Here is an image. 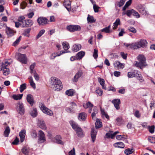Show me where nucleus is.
Listing matches in <instances>:
<instances>
[{
	"label": "nucleus",
	"instance_id": "nucleus-1",
	"mask_svg": "<svg viewBox=\"0 0 155 155\" xmlns=\"http://www.w3.org/2000/svg\"><path fill=\"white\" fill-rule=\"evenodd\" d=\"M51 87L54 90L59 91L62 88L61 82L60 80L55 77H51Z\"/></svg>",
	"mask_w": 155,
	"mask_h": 155
},
{
	"label": "nucleus",
	"instance_id": "nucleus-2",
	"mask_svg": "<svg viewBox=\"0 0 155 155\" xmlns=\"http://www.w3.org/2000/svg\"><path fill=\"white\" fill-rule=\"evenodd\" d=\"M139 61H136L135 65L136 66L142 69L144 66L147 65L145 57L143 54L139 55L137 57Z\"/></svg>",
	"mask_w": 155,
	"mask_h": 155
},
{
	"label": "nucleus",
	"instance_id": "nucleus-3",
	"mask_svg": "<svg viewBox=\"0 0 155 155\" xmlns=\"http://www.w3.org/2000/svg\"><path fill=\"white\" fill-rule=\"evenodd\" d=\"M15 57L17 60L23 64H26L27 63V58L25 54L20 53L16 54Z\"/></svg>",
	"mask_w": 155,
	"mask_h": 155
},
{
	"label": "nucleus",
	"instance_id": "nucleus-4",
	"mask_svg": "<svg viewBox=\"0 0 155 155\" xmlns=\"http://www.w3.org/2000/svg\"><path fill=\"white\" fill-rule=\"evenodd\" d=\"M147 44V42L146 40L141 39L136 43H134L132 45L133 46L134 49H137L141 47H145Z\"/></svg>",
	"mask_w": 155,
	"mask_h": 155
},
{
	"label": "nucleus",
	"instance_id": "nucleus-5",
	"mask_svg": "<svg viewBox=\"0 0 155 155\" xmlns=\"http://www.w3.org/2000/svg\"><path fill=\"white\" fill-rule=\"evenodd\" d=\"M40 107L42 111L45 114L49 116H52L53 113L52 111L47 108L44 104H40Z\"/></svg>",
	"mask_w": 155,
	"mask_h": 155
},
{
	"label": "nucleus",
	"instance_id": "nucleus-6",
	"mask_svg": "<svg viewBox=\"0 0 155 155\" xmlns=\"http://www.w3.org/2000/svg\"><path fill=\"white\" fill-rule=\"evenodd\" d=\"M137 9L139 12L142 15L147 16L149 15V12L144 5H140L138 6Z\"/></svg>",
	"mask_w": 155,
	"mask_h": 155
},
{
	"label": "nucleus",
	"instance_id": "nucleus-7",
	"mask_svg": "<svg viewBox=\"0 0 155 155\" xmlns=\"http://www.w3.org/2000/svg\"><path fill=\"white\" fill-rule=\"evenodd\" d=\"M67 29L70 32L79 31L81 30V27L77 25H70L67 27Z\"/></svg>",
	"mask_w": 155,
	"mask_h": 155
},
{
	"label": "nucleus",
	"instance_id": "nucleus-8",
	"mask_svg": "<svg viewBox=\"0 0 155 155\" xmlns=\"http://www.w3.org/2000/svg\"><path fill=\"white\" fill-rule=\"evenodd\" d=\"M39 138L38 143H42L46 141L45 134L44 132L40 130L38 132Z\"/></svg>",
	"mask_w": 155,
	"mask_h": 155
},
{
	"label": "nucleus",
	"instance_id": "nucleus-9",
	"mask_svg": "<svg viewBox=\"0 0 155 155\" xmlns=\"http://www.w3.org/2000/svg\"><path fill=\"white\" fill-rule=\"evenodd\" d=\"M48 20L46 18L41 17L38 18L37 22L39 25H44L47 23Z\"/></svg>",
	"mask_w": 155,
	"mask_h": 155
},
{
	"label": "nucleus",
	"instance_id": "nucleus-10",
	"mask_svg": "<svg viewBox=\"0 0 155 155\" xmlns=\"http://www.w3.org/2000/svg\"><path fill=\"white\" fill-rule=\"evenodd\" d=\"M119 133V132L118 131H116L114 133L112 131H109L108 133L106 134V136L107 138H111L113 139L117 133Z\"/></svg>",
	"mask_w": 155,
	"mask_h": 155
},
{
	"label": "nucleus",
	"instance_id": "nucleus-11",
	"mask_svg": "<svg viewBox=\"0 0 155 155\" xmlns=\"http://www.w3.org/2000/svg\"><path fill=\"white\" fill-rule=\"evenodd\" d=\"M112 102L114 105V106L117 110H119L120 108L119 104L120 103V101L119 99H115L112 101Z\"/></svg>",
	"mask_w": 155,
	"mask_h": 155
},
{
	"label": "nucleus",
	"instance_id": "nucleus-12",
	"mask_svg": "<svg viewBox=\"0 0 155 155\" xmlns=\"http://www.w3.org/2000/svg\"><path fill=\"white\" fill-rule=\"evenodd\" d=\"M18 113L22 115L24 114V109L22 103L19 102L18 105Z\"/></svg>",
	"mask_w": 155,
	"mask_h": 155
},
{
	"label": "nucleus",
	"instance_id": "nucleus-13",
	"mask_svg": "<svg viewBox=\"0 0 155 155\" xmlns=\"http://www.w3.org/2000/svg\"><path fill=\"white\" fill-rule=\"evenodd\" d=\"M64 5L68 11L71 10V2L69 0H65L64 2Z\"/></svg>",
	"mask_w": 155,
	"mask_h": 155
},
{
	"label": "nucleus",
	"instance_id": "nucleus-14",
	"mask_svg": "<svg viewBox=\"0 0 155 155\" xmlns=\"http://www.w3.org/2000/svg\"><path fill=\"white\" fill-rule=\"evenodd\" d=\"M26 131L25 130H21L19 133V136L20 139V141L22 143L24 141Z\"/></svg>",
	"mask_w": 155,
	"mask_h": 155
},
{
	"label": "nucleus",
	"instance_id": "nucleus-15",
	"mask_svg": "<svg viewBox=\"0 0 155 155\" xmlns=\"http://www.w3.org/2000/svg\"><path fill=\"white\" fill-rule=\"evenodd\" d=\"M97 134V131L95 130L94 128L91 129V136L92 139V141L94 142L95 140Z\"/></svg>",
	"mask_w": 155,
	"mask_h": 155
},
{
	"label": "nucleus",
	"instance_id": "nucleus-16",
	"mask_svg": "<svg viewBox=\"0 0 155 155\" xmlns=\"http://www.w3.org/2000/svg\"><path fill=\"white\" fill-rule=\"evenodd\" d=\"M70 123L72 128L76 131L78 130L80 127L77 124L73 121H70Z\"/></svg>",
	"mask_w": 155,
	"mask_h": 155
},
{
	"label": "nucleus",
	"instance_id": "nucleus-17",
	"mask_svg": "<svg viewBox=\"0 0 155 155\" xmlns=\"http://www.w3.org/2000/svg\"><path fill=\"white\" fill-rule=\"evenodd\" d=\"M87 115L84 113H80L78 116V118L81 121H84L85 120Z\"/></svg>",
	"mask_w": 155,
	"mask_h": 155
},
{
	"label": "nucleus",
	"instance_id": "nucleus-18",
	"mask_svg": "<svg viewBox=\"0 0 155 155\" xmlns=\"http://www.w3.org/2000/svg\"><path fill=\"white\" fill-rule=\"evenodd\" d=\"M81 48V46L79 44H75L72 47V50L74 52H77Z\"/></svg>",
	"mask_w": 155,
	"mask_h": 155
},
{
	"label": "nucleus",
	"instance_id": "nucleus-19",
	"mask_svg": "<svg viewBox=\"0 0 155 155\" xmlns=\"http://www.w3.org/2000/svg\"><path fill=\"white\" fill-rule=\"evenodd\" d=\"M82 71H78L74 76L73 81L75 82H77L78 79L80 78L82 75Z\"/></svg>",
	"mask_w": 155,
	"mask_h": 155
},
{
	"label": "nucleus",
	"instance_id": "nucleus-20",
	"mask_svg": "<svg viewBox=\"0 0 155 155\" xmlns=\"http://www.w3.org/2000/svg\"><path fill=\"white\" fill-rule=\"evenodd\" d=\"M1 70H3V74L5 76L8 75L9 73V69L7 68L5 66H2L0 70V71Z\"/></svg>",
	"mask_w": 155,
	"mask_h": 155
},
{
	"label": "nucleus",
	"instance_id": "nucleus-21",
	"mask_svg": "<svg viewBox=\"0 0 155 155\" xmlns=\"http://www.w3.org/2000/svg\"><path fill=\"white\" fill-rule=\"evenodd\" d=\"M101 117L102 118H104L105 117L107 120L109 119V116L107 114L104 110V109H101Z\"/></svg>",
	"mask_w": 155,
	"mask_h": 155
},
{
	"label": "nucleus",
	"instance_id": "nucleus-22",
	"mask_svg": "<svg viewBox=\"0 0 155 155\" xmlns=\"http://www.w3.org/2000/svg\"><path fill=\"white\" fill-rule=\"evenodd\" d=\"M25 25L24 27H26V28L29 27L31 26L33 24V22L30 19H28L25 20Z\"/></svg>",
	"mask_w": 155,
	"mask_h": 155
},
{
	"label": "nucleus",
	"instance_id": "nucleus-23",
	"mask_svg": "<svg viewBox=\"0 0 155 155\" xmlns=\"http://www.w3.org/2000/svg\"><path fill=\"white\" fill-rule=\"evenodd\" d=\"M98 81L100 84L101 85L102 88L106 90V87L104 85L105 81L104 80L101 78H98Z\"/></svg>",
	"mask_w": 155,
	"mask_h": 155
},
{
	"label": "nucleus",
	"instance_id": "nucleus-24",
	"mask_svg": "<svg viewBox=\"0 0 155 155\" xmlns=\"http://www.w3.org/2000/svg\"><path fill=\"white\" fill-rule=\"evenodd\" d=\"M27 100L28 102L31 104H32L33 100L32 96L30 94H28L27 97Z\"/></svg>",
	"mask_w": 155,
	"mask_h": 155
},
{
	"label": "nucleus",
	"instance_id": "nucleus-25",
	"mask_svg": "<svg viewBox=\"0 0 155 155\" xmlns=\"http://www.w3.org/2000/svg\"><path fill=\"white\" fill-rule=\"evenodd\" d=\"M77 135L80 137H84L83 132L82 130L80 127V128L76 131Z\"/></svg>",
	"mask_w": 155,
	"mask_h": 155
},
{
	"label": "nucleus",
	"instance_id": "nucleus-26",
	"mask_svg": "<svg viewBox=\"0 0 155 155\" xmlns=\"http://www.w3.org/2000/svg\"><path fill=\"white\" fill-rule=\"evenodd\" d=\"M38 125L40 128L42 129L45 130L46 128L45 124L43 121H39Z\"/></svg>",
	"mask_w": 155,
	"mask_h": 155
},
{
	"label": "nucleus",
	"instance_id": "nucleus-27",
	"mask_svg": "<svg viewBox=\"0 0 155 155\" xmlns=\"http://www.w3.org/2000/svg\"><path fill=\"white\" fill-rule=\"evenodd\" d=\"M114 146L118 148H124V145L122 142H118L114 143Z\"/></svg>",
	"mask_w": 155,
	"mask_h": 155
},
{
	"label": "nucleus",
	"instance_id": "nucleus-28",
	"mask_svg": "<svg viewBox=\"0 0 155 155\" xmlns=\"http://www.w3.org/2000/svg\"><path fill=\"white\" fill-rule=\"evenodd\" d=\"M31 116L33 117H37L38 115V112L36 108L33 109L30 113Z\"/></svg>",
	"mask_w": 155,
	"mask_h": 155
},
{
	"label": "nucleus",
	"instance_id": "nucleus-29",
	"mask_svg": "<svg viewBox=\"0 0 155 155\" xmlns=\"http://www.w3.org/2000/svg\"><path fill=\"white\" fill-rule=\"evenodd\" d=\"M29 151V148L26 147H23L22 149V153L25 155H27Z\"/></svg>",
	"mask_w": 155,
	"mask_h": 155
},
{
	"label": "nucleus",
	"instance_id": "nucleus-30",
	"mask_svg": "<svg viewBox=\"0 0 155 155\" xmlns=\"http://www.w3.org/2000/svg\"><path fill=\"white\" fill-rule=\"evenodd\" d=\"M87 20L88 23H94L95 21V20L94 19L93 16H90L89 15H88Z\"/></svg>",
	"mask_w": 155,
	"mask_h": 155
},
{
	"label": "nucleus",
	"instance_id": "nucleus-31",
	"mask_svg": "<svg viewBox=\"0 0 155 155\" xmlns=\"http://www.w3.org/2000/svg\"><path fill=\"white\" fill-rule=\"evenodd\" d=\"M6 32L8 36H11L14 35V32L10 28H7Z\"/></svg>",
	"mask_w": 155,
	"mask_h": 155
},
{
	"label": "nucleus",
	"instance_id": "nucleus-32",
	"mask_svg": "<svg viewBox=\"0 0 155 155\" xmlns=\"http://www.w3.org/2000/svg\"><path fill=\"white\" fill-rule=\"evenodd\" d=\"M120 23V20L119 18L117 19L115 22L114 23L113 28V29H115L117 28L118 25H119Z\"/></svg>",
	"mask_w": 155,
	"mask_h": 155
},
{
	"label": "nucleus",
	"instance_id": "nucleus-33",
	"mask_svg": "<svg viewBox=\"0 0 155 155\" xmlns=\"http://www.w3.org/2000/svg\"><path fill=\"white\" fill-rule=\"evenodd\" d=\"M136 77L138 80L141 82H143L144 81V80L142 75L140 74H139L138 73H137L136 74Z\"/></svg>",
	"mask_w": 155,
	"mask_h": 155
},
{
	"label": "nucleus",
	"instance_id": "nucleus-34",
	"mask_svg": "<svg viewBox=\"0 0 155 155\" xmlns=\"http://www.w3.org/2000/svg\"><path fill=\"white\" fill-rule=\"evenodd\" d=\"M85 52L83 51H81L78 53L77 54L78 58V59H80L84 55Z\"/></svg>",
	"mask_w": 155,
	"mask_h": 155
},
{
	"label": "nucleus",
	"instance_id": "nucleus-35",
	"mask_svg": "<svg viewBox=\"0 0 155 155\" xmlns=\"http://www.w3.org/2000/svg\"><path fill=\"white\" fill-rule=\"evenodd\" d=\"M62 45L65 51L67 50L70 47L69 45L67 42H64L62 43Z\"/></svg>",
	"mask_w": 155,
	"mask_h": 155
},
{
	"label": "nucleus",
	"instance_id": "nucleus-36",
	"mask_svg": "<svg viewBox=\"0 0 155 155\" xmlns=\"http://www.w3.org/2000/svg\"><path fill=\"white\" fill-rule=\"evenodd\" d=\"M110 25H109L108 27H106L102 30H101V31L102 32H104L106 33H109L110 32Z\"/></svg>",
	"mask_w": 155,
	"mask_h": 155
},
{
	"label": "nucleus",
	"instance_id": "nucleus-37",
	"mask_svg": "<svg viewBox=\"0 0 155 155\" xmlns=\"http://www.w3.org/2000/svg\"><path fill=\"white\" fill-rule=\"evenodd\" d=\"M95 127L96 128H98L102 126V122L100 121L99 119H97L95 124Z\"/></svg>",
	"mask_w": 155,
	"mask_h": 155
},
{
	"label": "nucleus",
	"instance_id": "nucleus-38",
	"mask_svg": "<svg viewBox=\"0 0 155 155\" xmlns=\"http://www.w3.org/2000/svg\"><path fill=\"white\" fill-rule=\"evenodd\" d=\"M23 96V94H19L18 95H13L12 97L15 100H18L21 99Z\"/></svg>",
	"mask_w": 155,
	"mask_h": 155
},
{
	"label": "nucleus",
	"instance_id": "nucleus-39",
	"mask_svg": "<svg viewBox=\"0 0 155 155\" xmlns=\"http://www.w3.org/2000/svg\"><path fill=\"white\" fill-rule=\"evenodd\" d=\"M10 129H9L8 127H7L4 132V135L5 137H7L10 132Z\"/></svg>",
	"mask_w": 155,
	"mask_h": 155
},
{
	"label": "nucleus",
	"instance_id": "nucleus-40",
	"mask_svg": "<svg viewBox=\"0 0 155 155\" xmlns=\"http://www.w3.org/2000/svg\"><path fill=\"white\" fill-rule=\"evenodd\" d=\"M97 113V109L95 108L94 109V112L91 114V117L93 119L95 120L96 118L95 117V115Z\"/></svg>",
	"mask_w": 155,
	"mask_h": 155
},
{
	"label": "nucleus",
	"instance_id": "nucleus-41",
	"mask_svg": "<svg viewBox=\"0 0 155 155\" xmlns=\"http://www.w3.org/2000/svg\"><path fill=\"white\" fill-rule=\"evenodd\" d=\"M137 72H128V73L127 76L129 78H132L136 77V74Z\"/></svg>",
	"mask_w": 155,
	"mask_h": 155
},
{
	"label": "nucleus",
	"instance_id": "nucleus-42",
	"mask_svg": "<svg viewBox=\"0 0 155 155\" xmlns=\"http://www.w3.org/2000/svg\"><path fill=\"white\" fill-rule=\"evenodd\" d=\"M66 94L69 96H72L74 94V92L72 90L70 89L67 90L66 91Z\"/></svg>",
	"mask_w": 155,
	"mask_h": 155
},
{
	"label": "nucleus",
	"instance_id": "nucleus-43",
	"mask_svg": "<svg viewBox=\"0 0 155 155\" xmlns=\"http://www.w3.org/2000/svg\"><path fill=\"white\" fill-rule=\"evenodd\" d=\"M93 104L90 102H88L86 104H84L83 107L85 108H91L93 107Z\"/></svg>",
	"mask_w": 155,
	"mask_h": 155
},
{
	"label": "nucleus",
	"instance_id": "nucleus-44",
	"mask_svg": "<svg viewBox=\"0 0 155 155\" xmlns=\"http://www.w3.org/2000/svg\"><path fill=\"white\" fill-rule=\"evenodd\" d=\"M132 15L137 18H139L140 17V15L138 13L133 9Z\"/></svg>",
	"mask_w": 155,
	"mask_h": 155
},
{
	"label": "nucleus",
	"instance_id": "nucleus-45",
	"mask_svg": "<svg viewBox=\"0 0 155 155\" xmlns=\"http://www.w3.org/2000/svg\"><path fill=\"white\" fill-rule=\"evenodd\" d=\"M26 88V84L25 83H24L21 84L20 86V91L21 93H22L24 90Z\"/></svg>",
	"mask_w": 155,
	"mask_h": 155
},
{
	"label": "nucleus",
	"instance_id": "nucleus-46",
	"mask_svg": "<svg viewBox=\"0 0 155 155\" xmlns=\"http://www.w3.org/2000/svg\"><path fill=\"white\" fill-rule=\"evenodd\" d=\"M21 38V36H20L17 39V40L14 42L13 45L14 46H15L17 45L19 41H20Z\"/></svg>",
	"mask_w": 155,
	"mask_h": 155
},
{
	"label": "nucleus",
	"instance_id": "nucleus-47",
	"mask_svg": "<svg viewBox=\"0 0 155 155\" xmlns=\"http://www.w3.org/2000/svg\"><path fill=\"white\" fill-rule=\"evenodd\" d=\"M36 64L34 63L31 64L30 66V73L31 74L33 73L34 71H36L35 70H34L35 66Z\"/></svg>",
	"mask_w": 155,
	"mask_h": 155
},
{
	"label": "nucleus",
	"instance_id": "nucleus-48",
	"mask_svg": "<svg viewBox=\"0 0 155 155\" xmlns=\"http://www.w3.org/2000/svg\"><path fill=\"white\" fill-rule=\"evenodd\" d=\"M133 149H126L124 151V153L126 155L130 154L133 152Z\"/></svg>",
	"mask_w": 155,
	"mask_h": 155
},
{
	"label": "nucleus",
	"instance_id": "nucleus-49",
	"mask_svg": "<svg viewBox=\"0 0 155 155\" xmlns=\"http://www.w3.org/2000/svg\"><path fill=\"white\" fill-rule=\"evenodd\" d=\"M148 128L149 129V132L150 133H153L154 132L155 127L154 125H153L151 126H148Z\"/></svg>",
	"mask_w": 155,
	"mask_h": 155
},
{
	"label": "nucleus",
	"instance_id": "nucleus-50",
	"mask_svg": "<svg viewBox=\"0 0 155 155\" xmlns=\"http://www.w3.org/2000/svg\"><path fill=\"white\" fill-rule=\"evenodd\" d=\"M100 7L96 5V4H93V8L95 12H98Z\"/></svg>",
	"mask_w": 155,
	"mask_h": 155
},
{
	"label": "nucleus",
	"instance_id": "nucleus-51",
	"mask_svg": "<svg viewBox=\"0 0 155 155\" xmlns=\"http://www.w3.org/2000/svg\"><path fill=\"white\" fill-rule=\"evenodd\" d=\"M45 32V30L44 29H42L39 32L37 36V38H40L44 33Z\"/></svg>",
	"mask_w": 155,
	"mask_h": 155
},
{
	"label": "nucleus",
	"instance_id": "nucleus-52",
	"mask_svg": "<svg viewBox=\"0 0 155 155\" xmlns=\"http://www.w3.org/2000/svg\"><path fill=\"white\" fill-rule=\"evenodd\" d=\"M116 120L117 122V124L119 125H120L122 123V117H117L116 119Z\"/></svg>",
	"mask_w": 155,
	"mask_h": 155
},
{
	"label": "nucleus",
	"instance_id": "nucleus-53",
	"mask_svg": "<svg viewBox=\"0 0 155 155\" xmlns=\"http://www.w3.org/2000/svg\"><path fill=\"white\" fill-rule=\"evenodd\" d=\"M149 141L152 143H155V137H150L148 139Z\"/></svg>",
	"mask_w": 155,
	"mask_h": 155
},
{
	"label": "nucleus",
	"instance_id": "nucleus-54",
	"mask_svg": "<svg viewBox=\"0 0 155 155\" xmlns=\"http://www.w3.org/2000/svg\"><path fill=\"white\" fill-rule=\"evenodd\" d=\"M98 50L96 49H94L93 54V56L94 58L96 59L98 57L97 54Z\"/></svg>",
	"mask_w": 155,
	"mask_h": 155
},
{
	"label": "nucleus",
	"instance_id": "nucleus-55",
	"mask_svg": "<svg viewBox=\"0 0 155 155\" xmlns=\"http://www.w3.org/2000/svg\"><path fill=\"white\" fill-rule=\"evenodd\" d=\"M133 9L131 10H127L126 11L127 15L129 17H130L131 16V15L132 14Z\"/></svg>",
	"mask_w": 155,
	"mask_h": 155
},
{
	"label": "nucleus",
	"instance_id": "nucleus-56",
	"mask_svg": "<svg viewBox=\"0 0 155 155\" xmlns=\"http://www.w3.org/2000/svg\"><path fill=\"white\" fill-rule=\"evenodd\" d=\"M33 73L34 74V76L35 80L37 81H38L39 79V76L36 73V71H34Z\"/></svg>",
	"mask_w": 155,
	"mask_h": 155
},
{
	"label": "nucleus",
	"instance_id": "nucleus-57",
	"mask_svg": "<svg viewBox=\"0 0 155 155\" xmlns=\"http://www.w3.org/2000/svg\"><path fill=\"white\" fill-rule=\"evenodd\" d=\"M96 93L99 96H101L103 93V91L101 89H97L96 91Z\"/></svg>",
	"mask_w": 155,
	"mask_h": 155
},
{
	"label": "nucleus",
	"instance_id": "nucleus-58",
	"mask_svg": "<svg viewBox=\"0 0 155 155\" xmlns=\"http://www.w3.org/2000/svg\"><path fill=\"white\" fill-rule=\"evenodd\" d=\"M129 31L130 32H132L133 33H136L137 31L136 29L133 27H131L128 29Z\"/></svg>",
	"mask_w": 155,
	"mask_h": 155
},
{
	"label": "nucleus",
	"instance_id": "nucleus-59",
	"mask_svg": "<svg viewBox=\"0 0 155 155\" xmlns=\"http://www.w3.org/2000/svg\"><path fill=\"white\" fill-rule=\"evenodd\" d=\"M26 5L27 4L26 3L23 2L21 5V8L22 9H24L26 7Z\"/></svg>",
	"mask_w": 155,
	"mask_h": 155
},
{
	"label": "nucleus",
	"instance_id": "nucleus-60",
	"mask_svg": "<svg viewBox=\"0 0 155 155\" xmlns=\"http://www.w3.org/2000/svg\"><path fill=\"white\" fill-rule=\"evenodd\" d=\"M125 33V32L124 31V29L122 28L121 29L118 35L120 37L122 36Z\"/></svg>",
	"mask_w": 155,
	"mask_h": 155
},
{
	"label": "nucleus",
	"instance_id": "nucleus-61",
	"mask_svg": "<svg viewBox=\"0 0 155 155\" xmlns=\"http://www.w3.org/2000/svg\"><path fill=\"white\" fill-rule=\"evenodd\" d=\"M19 142V139L16 137L15 140L12 142V144L14 145H17Z\"/></svg>",
	"mask_w": 155,
	"mask_h": 155
},
{
	"label": "nucleus",
	"instance_id": "nucleus-62",
	"mask_svg": "<svg viewBox=\"0 0 155 155\" xmlns=\"http://www.w3.org/2000/svg\"><path fill=\"white\" fill-rule=\"evenodd\" d=\"M31 136L33 138H36L37 137V133L34 131L32 132L31 134Z\"/></svg>",
	"mask_w": 155,
	"mask_h": 155
},
{
	"label": "nucleus",
	"instance_id": "nucleus-63",
	"mask_svg": "<svg viewBox=\"0 0 155 155\" xmlns=\"http://www.w3.org/2000/svg\"><path fill=\"white\" fill-rule=\"evenodd\" d=\"M125 0H121L118 3V6L119 7H121L123 5L124 3L125 2Z\"/></svg>",
	"mask_w": 155,
	"mask_h": 155
},
{
	"label": "nucleus",
	"instance_id": "nucleus-64",
	"mask_svg": "<svg viewBox=\"0 0 155 155\" xmlns=\"http://www.w3.org/2000/svg\"><path fill=\"white\" fill-rule=\"evenodd\" d=\"M69 155H75V149L74 148L69 152Z\"/></svg>",
	"mask_w": 155,
	"mask_h": 155
}]
</instances>
